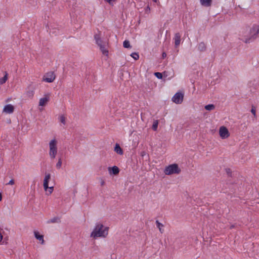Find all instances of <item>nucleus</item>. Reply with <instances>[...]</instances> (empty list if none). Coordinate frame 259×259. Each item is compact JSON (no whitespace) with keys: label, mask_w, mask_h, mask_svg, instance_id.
<instances>
[{"label":"nucleus","mask_w":259,"mask_h":259,"mask_svg":"<svg viewBox=\"0 0 259 259\" xmlns=\"http://www.w3.org/2000/svg\"><path fill=\"white\" fill-rule=\"evenodd\" d=\"M49 101V97L46 96L45 97L40 98L39 101V106H44L47 104Z\"/></svg>","instance_id":"nucleus-10"},{"label":"nucleus","mask_w":259,"mask_h":259,"mask_svg":"<svg viewBox=\"0 0 259 259\" xmlns=\"http://www.w3.org/2000/svg\"><path fill=\"white\" fill-rule=\"evenodd\" d=\"M164 174L166 175H170L174 174H179L181 172V169L177 164H172L166 166L164 169Z\"/></svg>","instance_id":"nucleus-3"},{"label":"nucleus","mask_w":259,"mask_h":259,"mask_svg":"<svg viewBox=\"0 0 259 259\" xmlns=\"http://www.w3.org/2000/svg\"><path fill=\"white\" fill-rule=\"evenodd\" d=\"M94 37H95V39L96 40V44L99 46L103 45L102 44V41L101 39L100 38V35L96 34L95 35Z\"/></svg>","instance_id":"nucleus-15"},{"label":"nucleus","mask_w":259,"mask_h":259,"mask_svg":"<svg viewBox=\"0 0 259 259\" xmlns=\"http://www.w3.org/2000/svg\"><path fill=\"white\" fill-rule=\"evenodd\" d=\"M200 2L202 6L208 7L211 5L212 0H200Z\"/></svg>","instance_id":"nucleus-12"},{"label":"nucleus","mask_w":259,"mask_h":259,"mask_svg":"<svg viewBox=\"0 0 259 259\" xmlns=\"http://www.w3.org/2000/svg\"><path fill=\"white\" fill-rule=\"evenodd\" d=\"M3 239V235H2L1 233L0 232V242Z\"/></svg>","instance_id":"nucleus-36"},{"label":"nucleus","mask_w":259,"mask_h":259,"mask_svg":"<svg viewBox=\"0 0 259 259\" xmlns=\"http://www.w3.org/2000/svg\"><path fill=\"white\" fill-rule=\"evenodd\" d=\"M204 108L206 110L211 111L214 109L215 106L213 104H208L205 106Z\"/></svg>","instance_id":"nucleus-21"},{"label":"nucleus","mask_w":259,"mask_h":259,"mask_svg":"<svg viewBox=\"0 0 259 259\" xmlns=\"http://www.w3.org/2000/svg\"><path fill=\"white\" fill-rule=\"evenodd\" d=\"M34 234L36 239L41 241V244H43L44 243V236L40 235L37 231H34Z\"/></svg>","instance_id":"nucleus-11"},{"label":"nucleus","mask_w":259,"mask_h":259,"mask_svg":"<svg viewBox=\"0 0 259 259\" xmlns=\"http://www.w3.org/2000/svg\"><path fill=\"white\" fill-rule=\"evenodd\" d=\"M112 173L114 175L118 174L119 171L118 167L116 166H114L112 167Z\"/></svg>","instance_id":"nucleus-24"},{"label":"nucleus","mask_w":259,"mask_h":259,"mask_svg":"<svg viewBox=\"0 0 259 259\" xmlns=\"http://www.w3.org/2000/svg\"><path fill=\"white\" fill-rule=\"evenodd\" d=\"M156 224L160 233H162L163 232V230L162 229V227H163V225L157 220L156 221Z\"/></svg>","instance_id":"nucleus-20"},{"label":"nucleus","mask_w":259,"mask_h":259,"mask_svg":"<svg viewBox=\"0 0 259 259\" xmlns=\"http://www.w3.org/2000/svg\"><path fill=\"white\" fill-rule=\"evenodd\" d=\"M198 48L200 51L203 52L206 50V47L205 44L203 42H201L199 44Z\"/></svg>","instance_id":"nucleus-16"},{"label":"nucleus","mask_w":259,"mask_h":259,"mask_svg":"<svg viewBox=\"0 0 259 259\" xmlns=\"http://www.w3.org/2000/svg\"><path fill=\"white\" fill-rule=\"evenodd\" d=\"M49 154L51 158H55L57 153V141L55 139L52 140L49 143Z\"/></svg>","instance_id":"nucleus-4"},{"label":"nucleus","mask_w":259,"mask_h":259,"mask_svg":"<svg viewBox=\"0 0 259 259\" xmlns=\"http://www.w3.org/2000/svg\"><path fill=\"white\" fill-rule=\"evenodd\" d=\"M131 56L135 60H137L139 58V55L137 53H133L131 54Z\"/></svg>","instance_id":"nucleus-26"},{"label":"nucleus","mask_w":259,"mask_h":259,"mask_svg":"<svg viewBox=\"0 0 259 259\" xmlns=\"http://www.w3.org/2000/svg\"><path fill=\"white\" fill-rule=\"evenodd\" d=\"M8 73L6 72H5V74L3 78H0V84H3L6 82V81L8 79Z\"/></svg>","instance_id":"nucleus-19"},{"label":"nucleus","mask_w":259,"mask_h":259,"mask_svg":"<svg viewBox=\"0 0 259 259\" xmlns=\"http://www.w3.org/2000/svg\"><path fill=\"white\" fill-rule=\"evenodd\" d=\"M146 155V152L145 151H143L141 153V156L143 157Z\"/></svg>","instance_id":"nucleus-34"},{"label":"nucleus","mask_w":259,"mask_h":259,"mask_svg":"<svg viewBox=\"0 0 259 259\" xmlns=\"http://www.w3.org/2000/svg\"><path fill=\"white\" fill-rule=\"evenodd\" d=\"M123 46L125 48H131L132 47L130 45V41L127 40H125L123 41Z\"/></svg>","instance_id":"nucleus-22"},{"label":"nucleus","mask_w":259,"mask_h":259,"mask_svg":"<svg viewBox=\"0 0 259 259\" xmlns=\"http://www.w3.org/2000/svg\"><path fill=\"white\" fill-rule=\"evenodd\" d=\"M105 1L107 2V3L111 4L112 2H115L116 0H104Z\"/></svg>","instance_id":"nucleus-32"},{"label":"nucleus","mask_w":259,"mask_h":259,"mask_svg":"<svg viewBox=\"0 0 259 259\" xmlns=\"http://www.w3.org/2000/svg\"><path fill=\"white\" fill-rule=\"evenodd\" d=\"M60 121L63 124L65 125L66 124V118L64 115H62L59 117Z\"/></svg>","instance_id":"nucleus-25"},{"label":"nucleus","mask_w":259,"mask_h":259,"mask_svg":"<svg viewBox=\"0 0 259 259\" xmlns=\"http://www.w3.org/2000/svg\"><path fill=\"white\" fill-rule=\"evenodd\" d=\"M162 58H164L166 56V54L165 52H163L162 54Z\"/></svg>","instance_id":"nucleus-35"},{"label":"nucleus","mask_w":259,"mask_h":259,"mask_svg":"<svg viewBox=\"0 0 259 259\" xmlns=\"http://www.w3.org/2000/svg\"><path fill=\"white\" fill-rule=\"evenodd\" d=\"M219 135L222 139H225L230 136V133L226 126H222L219 129Z\"/></svg>","instance_id":"nucleus-5"},{"label":"nucleus","mask_w":259,"mask_h":259,"mask_svg":"<svg viewBox=\"0 0 259 259\" xmlns=\"http://www.w3.org/2000/svg\"><path fill=\"white\" fill-rule=\"evenodd\" d=\"M251 112L253 114L254 116H256V110L254 107H252L251 110Z\"/></svg>","instance_id":"nucleus-29"},{"label":"nucleus","mask_w":259,"mask_h":259,"mask_svg":"<svg viewBox=\"0 0 259 259\" xmlns=\"http://www.w3.org/2000/svg\"><path fill=\"white\" fill-rule=\"evenodd\" d=\"M114 151L119 155H122L123 154V152L121 148L120 147L118 144H116L115 146L114 147Z\"/></svg>","instance_id":"nucleus-13"},{"label":"nucleus","mask_w":259,"mask_h":259,"mask_svg":"<svg viewBox=\"0 0 259 259\" xmlns=\"http://www.w3.org/2000/svg\"><path fill=\"white\" fill-rule=\"evenodd\" d=\"M109 227L103 224L97 223L93 231L91 234V237L96 239L98 237L106 238L108 234Z\"/></svg>","instance_id":"nucleus-1"},{"label":"nucleus","mask_w":259,"mask_h":259,"mask_svg":"<svg viewBox=\"0 0 259 259\" xmlns=\"http://www.w3.org/2000/svg\"><path fill=\"white\" fill-rule=\"evenodd\" d=\"M181 41V35L179 33H177L175 35V43L176 47L178 46Z\"/></svg>","instance_id":"nucleus-14"},{"label":"nucleus","mask_w":259,"mask_h":259,"mask_svg":"<svg viewBox=\"0 0 259 259\" xmlns=\"http://www.w3.org/2000/svg\"><path fill=\"white\" fill-rule=\"evenodd\" d=\"M234 225H232V226L230 227V228H231H231H234Z\"/></svg>","instance_id":"nucleus-40"},{"label":"nucleus","mask_w":259,"mask_h":259,"mask_svg":"<svg viewBox=\"0 0 259 259\" xmlns=\"http://www.w3.org/2000/svg\"><path fill=\"white\" fill-rule=\"evenodd\" d=\"M100 47V50L101 51V52H102V53L106 55V56H107L108 55V51L106 49H105V45H101L99 46Z\"/></svg>","instance_id":"nucleus-18"},{"label":"nucleus","mask_w":259,"mask_h":259,"mask_svg":"<svg viewBox=\"0 0 259 259\" xmlns=\"http://www.w3.org/2000/svg\"><path fill=\"white\" fill-rule=\"evenodd\" d=\"M47 189H49V194H51L54 190V187H49L48 186V188Z\"/></svg>","instance_id":"nucleus-30"},{"label":"nucleus","mask_w":259,"mask_h":259,"mask_svg":"<svg viewBox=\"0 0 259 259\" xmlns=\"http://www.w3.org/2000/svg\"><path fill=\"white\" fill-rule=\"evenodd\" d=\"M184 99V94L181 92H178L172 97V101L176 104L182 103Z\"/></svg>","instance_id":"nucleus-6"},{"label":"nucleus","mask_w":259,"mask_h":259,"mask_svg":"<svg viewBox=\"0 0 259 259\" xmlns=\"http://www.w3.org/2000/svg\"><path fill=\"white\" fill-rule=\"evenodd\" d=\"M60 219L58 217H54V218L48 221L47 223L48 224L55 223H60Z\"/></svg>","instance_id":"nucleus-17"},{"label":"nucleus","mask_w":259,"mask_h":259,"mask_svg":"<svg viewBox=\"0 0 259 259\" xmlns=\"http://www.w3.org/2000/svg\"><path fill=\"white\" fill-rule=\"evenodd\" d=\"M61 165H62L61 159L59 158V160H58V162L56 164V167L57 168L59 169L61 167Z\"/></svg>","instance_id":"nucleus-27"},{"label":"nucleus","mask_w":259,"mask_h":259,"mask_svg":"<svg viewBox=\"0 0 259 259\" xmlns=\"http://www.w3.org/2000/svg\"><path fill=\"white\" fill-rule=\"evenodd\" d=\"M51 178V175L50 174H46V176L44 180V189L47 191L48 188L49 181Z\"/></svg>","instance_id":"nucleus-8"},{"label":"nucleus","mask_w":259,"mask_h":259,"mask_svg":"<svg viewBox=\"0 0 259 259\" xmlns=\"http://www.w3.org/2000/svg\"><path fill=\"white\" fill-rule=\"evenodd\" d=\"M14 110V107L11 104H8L6 105L3 109V111L7 113H12L13 112Z\"/></svg>","instance_id":"nucleus-9"},{"label":"nucleus","mask_w":259,"mask_h":259,"mask_svg":"<svg viewBox=\"0 0 259 259\" xmlns=\"http://www.w3.org/2000/svg\"><path fill=\"white\" fill-rule=\"evenodd\" d=\"M258 33L259 26L257 25H253L250 30L248 37L246 38L244 41L245 43H249L253 41L257 37Z\"/></svg>","instance_id":"nucleus-2"},{"label":"nucleus","mask_w":259,"mask_h":259,"mask_svg":"<svg viewBox=\"0 0 259 259\" xmlns=\"http://www.w3.org/2000/svg\"><path fill=\"white\" fill-rule=\"evenodd\" d=\"M2 196L1 193H0V201L2 200Z\"/></svg>","instance_id":"nucleus-38"},{"label":"nucleus","mask_w":259,"mask_h":259,"mask_svg":"<svg viewBox=\"0 0 259 259\" xmlns=\"http://www.w3.org/2000/svg\"><path fill=\"white\" fill-rule=\"evenodd\" d=\"M56 76L54 72H49L44 76L43 80L47 82H52L54 81Z\"/></svg>","instance_id":"nucleus-7"},{"label":"nucleus","mask_w":259,"mask_h":259,"mask_svg":"<svg viewBox=\"0 0 259 259\" xmlns=\"http://www.w3.org/2000/svg\"><path fill=\"white\" fill-rule=\"evenodd\" d=\"M150 8L149 6H147L146 9V12H150Z\"/></svg>","instance_id":"nucleus-33"},{"label":"nucleus","mask_w":259,"mask_h":259,"mask_svg":"<svg viewBox=\"0 0 259 259\" xmlns=\"http://www.w3.org/2000/svg\"><path fill=\"white\" fill-rule=\"evenodd\" d=\"M158 121L157 120H155L153 122V123L152 125V128L153 130H154V131H157V127H158Z\"/></svg>","instance_id":"nucleus-23"},{"label":"nucleus","mask_w":259,"mask_h":259,"mask_svg":"<svg viewBox=\"0 0 259 259\" xmlns=\"http://www.w3.org/2000/svg\"><path fill=\"white\" fill-rule=\"evenodd\" d=\"M14 184V180L13 179L11 180L7 185H13Z\"/></svg>","instance_id":"nucleus-31"},{"label":"nucleus","mask_w":259,"mask_h":259,"mask_svg":"<svg viewBox=\"0 0 259 259\" xmlns=\"http://www.w3.org/2000/svg\"><path fill=\"white\" fill-rule=\"evenodd\" d=\"M154 74L158 79H161L162 78V74L160 72H155Z\"/></svg>","instance_id":"nucleus-28"},{"label":"nucleus","mask_w":259,"mask_h":259,"mask_svg":"<svg viewBox=\"0 0 259 259\" xmlns=\"http://www.w3.org/2000/svg\"><path fill=\"white\" fill-rule=\"evenodd\" d=\"M104 184H105L104 181L103 180H102V181H101V185H102V186H103V185H104Z\"/></svg>","instance_id":"nucleus-37"},{"label":"nucleus","mask_w":259,"mask_h":259,"mask_svg":"<svg viewBox=\"0 0 259 259\" xmlns=\"http://www.w3.org/2000/svg\"><path fill=\"white\" fill-rule=\"evenodd\" d=\"M153 2H155V3H156V2H158V0H153Z\"/></svg>","instance_id":"nucleus-39"}]
</instances>
